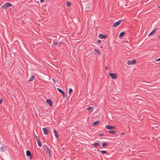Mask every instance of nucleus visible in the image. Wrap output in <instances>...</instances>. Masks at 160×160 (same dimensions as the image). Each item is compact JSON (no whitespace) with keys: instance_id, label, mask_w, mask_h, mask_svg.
<instances>
[{"instance_id":"nucleus-1","label":"nucleus","mask_w":160,"mask_h":160,"mask_svg":"<svg viewBox=\"0 0 160 160\" xmlns=\"http://www.w3.org/2000/svg\"><path fill=\"white\" fill-rule=\"evenodd\" d=\"M12 6V5L11 3L7 2L4 4L2 6L1 8L6 9L8 7Z\"/></svg>"},{"instance_id":"nucleus-2","label":"nucleus","mask_w":160,"mask_h":160,"mask_svg":"<svg viewBox=\"0 0 160 160\" xmlns=\"http://www.w3.org/2000/svg\"><path fill=\"white\" fill-rule=\"evenodd\" d=\"M136 62V59H134L132 60H129L127 62V63L128 65H133L134 64H135Z\"/></svg>"},{"instance_id":"nucleus-3","label":"nucleus","mask_w":160,"mask_h":160,"mask_svg":"<svg viewBox=\"0 0 160 160\" xmlns=\"http://www.w3.org/2000/svg\"><path fill=\"white\" fill-rule=\"evenodd\" d=\"M26 155L28 157H29L30 159H32V156L31 154V152L29 150H27L26 151Z\"/></svg>"},{"instance_id":"nucleus-4","label":"nucleus","mask_w":160,"mask_h":160,"mask_svg":"<svg viewBox=\"0 0 160 160\" xmlns=\"http://www.w3.org/2000/svg\"><path fill=\"white\" fill-rule=\"evenodd\" d=\"M122 22V20H119L118 21H117L116 22L114 23L113 24V27H116L118 26Z\"/></svg>"},{"instance_id":"nucleus-5","label":"nucleus","mask_w":160,"mask_h":160,"mask_svg":"<svg viewBox=\"0 0 160 160\" xmlns=\"http://www.w3.org/2000/svg\"><path fill=\"white\" fill-rule=\"evenodd\" d=\"M106 128L108 130H111L112 129H115L116 128L114 126L107 125L106 126Z\"/></svg>"},{"instance_id":"nucleus-6","label":"nucleus","mask_w":160,"mask_h":160,"mask_svg":"<svg viewBox=\"0 0 160 160\" xmlns=\"http://www.w3.org/2000/svg\"><path fill=\"white\" fill-rule=\"evenodd\" d=\"M98 37L100 38L105 39L107 37V36L105 35H103L102 34H99L98 35Z\"/></svg>"},{"instance_id":"nucleus-7","label":"nucleus","mask_w":160,"mask_h":160,"mask_svg":"<svg viewBox=\"0 0 160 160\" xmlns=\"http://www.w3.org/2000/svg\"><path fill=\"white\" fill-rule=\"evenodd\" d=\"M109 75L113 79H116V74L114 73H110L109 74Z\"/></svg>"},{"instance_id":"nucleus-8","label":"nucleus","mask_w":160,"mask_h":160,"mask_svg":"<svg viewBox=\"0 0 160 160\" xmlns=\"http://www.w3.org/2000/svg\"><path fill=\"white\" fill-rule=\"evenodd\" d=\"M42 130L44 134L47 135L48 133L49 130L46 128H43Z\"/></svg>"},{"instance_id":"nucleus-9","label":"nucleus","mask_w":160,"mask_h":160,"mask_svg":"<svg viewBox=\"0 0 160 160\" xmlns=\"http://www.w3.org/2000/svg\"><path fill=\"white\" fill-rule=\"evenodd\" d=\"M46 152L47 153H48L50 157H51L52 156V154L51 153V151L48 148H47V149L45 150Z\"/></svg>"},{"instance_id":"nucleus-10","label":"nucleus","mask_w":160,"mask_h":160,"mask_svg":"<svg viewBox=\"0 0 160 160\" xmlns=\"http://www.w3.org/2000/svg\"><path fill=\"white\" fill-rule=\"evenodd\" d=\"M46 102L50 106H52V101L50 99H47L46 100Z\"/></svg>"},{"instance_id":"nucleus-11","label":"nucleus","mask_w":160,"mask_h":160,"mask_svg":"<svg viewBox=\"0 0 160 160\" xmlns=\"http://www.w3.org/2000/svg\"><path fill=\"white\" fill-rule=\"evenodd\" d=\"M100 122V121H96L95 122L92 123V125L93 126H95L98 125Z\"/></svg>"},{"instance_id":"nucleus-12","label":"nucleus","mask_w":160,"mask_h":160,"mask_svg":"<svg viewBox=\"0 0 160 160\" xmlns=\"http://www.w3.org/2000/svg\"><path fill=\"white\" fill-rule=\"evenodd\" d=\"M34 78H35V76L34 75L32 76V77L28 80V81L29 82H31L34 79Z\"/></svg>"},{"instance_id":"nucleus-13","label":"nucleus","mask_w":160,"mask_h":160,"mask_svg":"<svg viewBox=\"0 0 160 160\" xmlns=\"http://www.w3.org/2000/svg\"><path fill=\"white\" fill-rule=\"evenodd\" d=\"M157 30V29H156L153 30H152L151 31V32L149 34L148 36H150V35L153 34Z\"/></svg>"},{"instance_id":"nucleus-14","label":"nucleus","mask_w":160,"mask_h":160,"mask_svg":"<svg viewBox=\"0 0 160 160\" xmlns=\"http://www.w3.org/2000/svg\"><path fill=\"white\" fill-rule=\"evenodd\" d=\"M54 132L55 134V137L57 138H58L59 137V135L58 134L57 131L55 130H54Z\"/></svg>"},{"instance_id":"nucleus-15","label":"nucleus","mask_w":160,"mask_h":160,"mask_svg":"<svg viewBox=\"0 0 160 160\" xmlns=\"http://www.w3.org/2000/svg\"><path fill=\"white\" fill-rule=\"evenodd\" d=\"M125 34V32H121L119 34V37L120 38L122 37Z\"/></svg>"},{"instance_id":"nucleus-16","label":"nucleus","mask_w":160,"mask_h":160,"mask_svg":"<svg viewBox=\"0 0 160 160\" xmlns=\"http://www.w3.org/2000/svg\"><path fill=\"white\" fill-rule=\"evenodd\" d=\"M108 132L112 134H116V132L115 131H110Z\"/></svg>"},{"instance_id":"nucleus-17","label":"nucleus","mask_w":160,"mask_h":160,"mask_svg":"<svg viewBox=\"0 0 160 160\" xmlns=\"http://www.w3.org/2000/svg\"><path fill=\"white\" fill-rule=\"evenodd\" d=\"M92 145L93 146H94L95 147H97L99 146V143L95 142L92 144Z\"/></svg>"},{"instance_id":"nucleus-18","label":"nucleus","mask_w":160,"mask_h":160,"mask_svg":"<svg viewBox=\"0 0 160 160\" xmlns=\"http://www.w3.org/2000/svg\"><path fill=\"white\" fill-rule=\"evenodd\" d=\"M36 139L38 142V145L40 147V140L38 138L37 136H35Z\"/></svg>"},{"instance_id":"nucleus-19","label":"nucleus","mask_w":160,"mask_h":160,"mask_svg":"<svg viewBox=\"0 0 160 160\" xmlns=\"http://www.w3.org/2000/svg\"><path fill=\"white\" fill-rule=\"evenodd\" d=\"M57 89L59 91V92L61 93L62 94L64 92L61 89L57 88Z\"/></svg>"},{"instance_id":"nucleus-20","label":"nucleus","mask_w":160,"mask_h":160,"mask_svg":"<svg viewBox=\"0 0 160 160\" xmlns=\"http://www.w3.org/2000/svg\"><path fill=\"white\" fill-rule=\"evenodd\" d=\"M94 51L97 52L99 55H100L101 54L100 52L97 49H95L94 50Z\"/></svg>"},{"instance_id":"nucleus-21","label":"nucleus","mask_w":160,"mask_h":160,"mask_svg":"<svg viewBox=\"0 0 160 160\" xmlns=\"http://www.w3.org/2000/svg\"><path fill=\"white\" fill-rule=\"evenodd\" d=\"M100 152L103 154H108L107 152L105 151L101 150Z\"/></svg>"},{"instance_id":"nucleus-22","label":"nucleus","mask_w":160,"mask_h":160,"mask_svg":"<svg viewBox=\"0 0 160 160\" xmlns=\"http://www.w3.org/2000/svg\"><path fill=\"white\" fill-rule=\"evenodd\" d=\"M66 4L67 6H70L71 5V3L70 2H67L66 3Z\"/></svg>"},{"instance_id":"nucleus-23","label":"nucleus","mask_w":160,"mask_h":160,"mask_svg":"<svg viewBox=\"0 0 160 160\" xmlns=\"http://www.w3.org/2000/svg\"><path fill=\"white\" fill-rule=\"evenodd\" d=\"M107 145H108L107 143L103 142V143L102 144V147H104L107 146Z\"/></svg>"},{"instance_id":"nucleus-24","label":"nucleus","mask_w":160,"mask_h":160,"mask_svg":"<svg viewBox=\"0 0 160 160\" xmlns=\"http://www.w3.org/2000/svg\"><path fill=\"white\" fill-rule=\"evenodd\" d=\"M72 91H73L72 89V88H70L69 89V91H68V93L69 94L70 93H71L72 92Z\"/></svg>"},{"instance_id":"nucleus-25","label":"nucleus","mask_w":160,"mask_h":160,"mask_svg":"<svg viewBox=\"0 0 160 160\" xmlns=\"http://www.w3.org/2000/svg\"><path fill=\"white\" fill-rule=\"evenodd\" d=\"M93 108H92L91 107H88L87 108V110H92Z\"/></svg>"},{"instance_id":"nucleus-26","label":"nucleus","mask_w":160,"mask_h":160,"mask_svg":"<svg viewBox=\"0 0 160 160\" xmlns=\"http://www.w3.org/2000/svg\"><path fill=\"white\" fill-rule=\"evenodd\" d=\"M53 45L55 46H57L58 44V43L57 42H53Z\"/></svg>"},{"instance_id":"nucleus-27","label":"nucleus","mask_w":160,"mask_h":160,"mask_svg":"<svg viewBox=\"0 0 160 160\" xmlns=\"http://www.w3.org/2000/svg\"><path fill=\"white\" fill-rule=\"evenodd\" d=\"M47 148H48L46 145H44V146H43V148L45 150L47 149Z\"/></svg>"},{"instance_id":"nucleus-28","label":"nucleus","mask_w":160,"mask_h":160,"mask_svg":"<svg viewBox=\"0 0 160 160\" xmlns=\"http://www.w3.org/2000/svg\"><path fill=\"white\" fill-rule=\"evenodd\" d=\"M0 150L1 152H3L4 151V148L3 147H2L0 148Z\"/></svg>"},{"instance_id":"nucleus-29","label":"nucleus","mask_w":160,"mask_h":160,"mask_svg":"<svg viewBox=\"0 0 160 160\" xmlns=\"http://www.w3.org/2000/svg\"><path fill=\"white\" fill-rule=\"evenodd\" d=\"M101 42V41L99 40H98L97 41V43L98 44Z\"/></svg>"},{"instance_id":"nucleus-30","label":"nucleus","mask_w":160,"mask_h":160,"mask_svg":"<svg viewBox=\"0 0 160 160\" xmlns=\"http://www.w3.org/2000/svg\"><path fill=\"white\" fill-rule=\"evenodd\" d=\"M103 134H102V133H100V134H98V136H103Z\"/></svg>"},{"instance_id":"nucleus-31","label":"nucleus","mask_w":160,"mask_h":160,"mask_svg":"<svg viewBox=\"0 0 160 160\" xmlns=\"http://www.w3.org/2000/svg\"><path fill=\"white\" fill-rule=\"evenodd\" d=\"M62 94H63V98H65V93H64V92H63V93H62Z\"/></svg>"},{"instance_id":"nucleus-32","label":"nucleus","mask_w":160,"mask_h":160,"mask_svg":"<svg viewBox=\"0 0 160 160\" xmlns=\"http://www.w3.org/2000/svg\"><path fill=\"white\" fill-rule=\"evenodd\" d=\"M156 61H160V58H158L156 60Z\"/></svg>"},{"instance_id":"nucleus-33","label":"nucleus","mask_w":160,"mask_h":160,"mask_svg":"<svg viewBox=\"0 0 160 160\" xmlns=\"http://www.w3.org/2000/svg\"><path fill=\"white\" fill-rule=\"evenodd\" d=\"M52 80H53V82H54V83L55 84V83L56 82L55 80H54V79H52Z\"/></svg>"},{"instance_id":"nucleus-34","label":"nucleus","mask_w":160,"mask_h":160,"mask_svg":"<svg viewBox=\"0 0 160 160\" xmlns=\"http://www.w3.org/2000/svg\"><path fill=\"white\" fill-rule=\"evenodd\" d=\"M2 99H1L0 100V104H1V103H2Z\"/></svg>"},{"instance_id":"nucleus-35","label":"nucleus","mask_w":160,"mask_h":160,"mask_svg":"<svg viewBox=\"0 0 160 160\" xmlns=\"http://www.w3.org/2000/svg\"><path fill=\"white\" fill-rule=\"evenodd\" d=\"M124 133L123 132H122V133L121 134V135H124Z\"/></svg>"},{"instance_id":"nucleus-36","label":"nucleus","mask_w":160,"mask_h":160,"mask_svg":"<svg viewBox=\"0 0 160 160\" xmlns=\"http://www.w3.org/2000/svg\"><path fill=\"white\" fill-rule=\"evenodd\" d=\"M44 0H41V3L42 2L44 1Z\"/></svg>"},{"instance_id":"nucleus-37","label":"nucleus","mask_w":160,"mask_h":160,"mask_svg":"<svg viewBox=\"0 0 160 160\" xmlns=\"http://www.w3.org/2000/svg\"><path fill=\"white\" fill-rule=\"evenodd\" d=\"M105 68H106V70H107L108 68V67L106 66H105Z\"/></svg>"},{"instance_id":"nucleus-38","label":"nucleus","mask_w":160,"mask_h":160,"mask_svg":"<svg viewBox=\"0 0 160 160\" xmlns=\"http://www.w3.org/2000/svg\"><path fill=\"white\" fill-rule=\"evenodd\" d=\"M102 46H101V47H100V48H102Z\"/></svg>"},{"instance_id":"nucleus-39","label":"nucleus","mask_w":160,"mask_h":160,"mask_svg":"<svg viewBox=\"0 0 160 160\" xmlns=\"http://www.w3.org/2000/svg\"><path fill=\"white\" fill-rule=\"evenodd\" d=\"M159 38H160V35L158 37Z\"/></svg>"},{"instance_id":"nucleus-40","label":"nucleus","mask_w":160,"mask_h":160,"mask_svg":"<svg viewBox=\"0 0 160 160\" xmlns=\"http://www.w3.org/2000/svg\"><path fill=\"white\" fill-rule=\"evenodd\" d=\"M158 8H160V6H158Z\"/></svg>"},{"instance_id":"nucleus-41","label":"nucleus","mask_w":160,"mask_h":160,"mask_svg":"<svg viewBox=\"0 0 160 160\" xmlns=\"http://www.w3.org/2000/svg\"><path fill=\"white\" fill-rule=\"evenodd\" d=\"M40 144H41H41H42V143H41H41H40Z\"/></svg>"},{"instance_id":"nucleus-42","label":"nucleus","mask_w":160,"mask_h":160,"mask_svg":"<svg viewBox=\"0 0 160 160\" xmlns=\"http://www.w3.org/2000/svg\"><path fill=\"white\" fill-rule=\"evenodd\" d=\"M159 68H160V67H159Z\"/></svg>"}]
</instances>
